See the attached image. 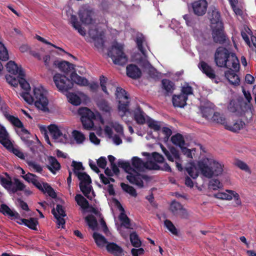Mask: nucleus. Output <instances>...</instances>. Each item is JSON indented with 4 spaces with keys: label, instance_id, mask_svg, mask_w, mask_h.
<instances>
[{
    "label": "nucleus",
    "instance_id": "obj_1",
    "mask_svg": "<svg viewBox=\"0 0 256 256\" xmlns=\"http://www.w3.org/2000/svg\"><path fill=\"white\" fill-rule=\"evenodd\" d=\"M20 78V84L22 88L26 90L20 94V96L28 104L34 103L35 106L39 110L44 112L48 110V99L46 96V92L42 88H34L33 90V95L32 96L29 92L30 86L29 83L25 79V74L24 76H19Z\"/></svg>",
    "mask_w": 256,
    "mask_h": 256
},
{
    "label": "nucleus",
    "instance_id": "obj_2",
    "mask_svg": "<svg viewBox=\"0 0 256 256\" xmlns=\"http://www.w3.org/2000/svg\"><path fill=\"white\" fill-rule=\"evenodd\" d=\"M198 166L202 174L208 178L218 176L223 172L224 166L211 158L202 159L198 162Z\"/></svg>",
    "mask_w": 256,
    "mask_h": 256
},
{
    "label": "nucleus",
    "instance_id": "obj_3",
    "mask_svg": "<svg viewBox=\"0 0 256 256\" xmlns=\"http://www.w3.org/2000/svg\"><path fill=\"white\" fill-rule=\"evenodd\" d=\"M118 165L129 174V175L126 176V179L130 184H136L140 188L144 187L142 180H146L148 178L146 175L140 174L138 172H136V170L132 167L130 163L128 162L119 160L118 162Z\"/></svg>",
    "mask_w": 256,
    "mask_h": 256
},
{
    "label": "nucleus",
    "instance_id": "obj_4",
    "mask_svg": "<svg viewBox=\"0 0 256 256\" xmlns=\"http://www.w3.org/2000/svg\"><path fill=\"white\" fill-rule=\"evenodd\" d=\"M108 55L116 64L123 66L128 60V58L124 52L123 46L118 42H116L112 46L108 52Z\"/></svg>",
    "mask_w": 256,
    "mask_h": 256
},
{
    "label": "nucleus",
    "instance_id": "obj_5",
    "mask_svg": "<svg viewBox=\"0 0 256 256\" xmlns=\"http://www.w3.org/2000/svg\"><path fill=\"white\" fill-rule=\"evenodd\" d=\"M228 110L230 112L234 113L238 116H242L246 112L252 113L253 107L252 104L232 100L230 102Z\"/></svg>",
    "mask_w": 256,
    "mask_h": 256
},
{
    "label": "nucleus",
    "instance_id": "obj_6",
    "mask_svg": "<svg viewBox=\"0 0 256 256\" xmlns=\"http://www.w3.org/2000/svg\"><path fill=\"white\" fill-rule=\"evenodd\" d=\"M78 114L84 129L90 130L94 126V120L96 119L94 114L88 108L82 107L78 109Z\"/></svg>",
    "mask_w": 256,
    "mask_h": 256
},
{
    "label": "nucleus",
    "instance_id": "obj_7",
    "mask_svg": "<svg viewBox=\"0 0 256 256\" xmlns=\"http://www.w3.org/2000/svg\"><path fill=\"white\" fill-rule=\"evenodd\" d=\"M53 80L57 88L61 92H66L74 86L70 79L60 74H56L53 76Z\"/></svg>",
    "mask_w": 256,
    "mask_h": 256
},
{
    "label": "nucleus",
    "instance_id": "obj_8",
    "mask_svg": "<svg viewBox=\"0 0 256 256\" xmlns=\"http://www.w3.org/2000/svg\"><path fill=\"white\" fill-rule=\"evenodd\" d=\"M229 50L224 47H218L214 54V62L218 67H224L226 62V60L229 55Z\"/></svg>",
    "mask_w": 256,
    "mask_h": 256
},
{
    "label": "nucleus",
    "instance_id": "obj_9",
    "mask_svg": "<svg viewBox=\"0 0 256 256\" xmlns=\"http://www.w3.org/2000/svg\"><path fill=\"white\" fill-rule=\"evenodd\" d=\"M194 14L197 16H202L206 12L208 2L206 0H197L191 4Z\"/></svg>",
    "mask_w": 256,
    "mask_h": 256
},
{
    "label": "nucleus",
    "instance_id": "obj_10",
    "mask_svg": "<svg viewBox=\"0 0 256 256\" xmlns=\"http://www.w3.org/2000/svg\"><path fill=\"white\" fill-rule=\"evenodd\" d=\"M204 116L206 119L210 118L212 121L218 124H223L225 126L226 120L224 116L221 115L219 112H214L210 108H206L202 112Z\"/></svg>",
    "mask_w": 256,
    "mask_h": 256
},
{
    "label": "nucleus",
    "instance_id": "obj_11",
    "mask_svg": "<svg viewBox=\"0 0 256 256\" xmlns=\"http://www.w3.org/2000/svg\"><path fill=\"white\" fill-rule=\"evenodd\" d=\"M212 36L214 42L219 44L225 43L228 38L224 32V25L215 26L212 30Z\"/></svg>",
    "mask_w": 256,
    "mask_h": 256
},
{
    "label": "nucleus",
    "instance_id": "obj_12",
    "mask_svg": "<svg viewBox=\"0 0 256 256\" xmlns=\"http://www.w3.org/2000/svg\"><path fill=\"white\" fill-rule=\"evenodd\" d=\"M226 65H224V68L230 69V70L233 68L235 72L239 71L240 68V62L234 53L230 52L229 55L226 58Z\"/></svg>",
    "mask_w": 256,
    "mask_h": 256
},
{
    "label": "nucleus",
    "instance_id": "obj_13",
    "mask_svg": "<svg viewBox=\"0 0 256 256\" xmlns=\"http://www.w3.org/2000/svg\"><path fill=\"white\" fill-rule=\"evenodd\" d=\"M198 68L206 76L211 80L216 78V74L214 69L204 61H200L198 64Z\"/></svg>",
    "mask_w": 256,
    "mask_h": 256
},
{
    "label": "nucleus",
    "instance_id": "obj_14",
    "mask_svg": "<svg viewBox=\"0 0 256 256\" xmlns=\"http://www.w3.org/2000/svg\"><path fill=\"white\" fill-rule=\"evenodd\" d=\"M94 12L92 10L84 8L79 11L78 16L81 22L85 24H90L92 23V15Z\"/></svg>",
    "mask_w": 256,
    "mask_h": 256
},
{
    "label": "nucleus",
    "instance_id": "obj_15",
    "mask_svg": "<svg viewBox=\"0 0 256 256\" xmlns=\"http://www.w3.org/2000/svg\"><path fill=\"white\" fill-rule=\"evenodd\" d=\"M106 250L114 256H124L122 248L114 242H109L106 246Z\"/></svg>",
    "mask_w": 256,
    "mask_h": 256
},
{
    "label": "nucleus",
    "instance_id": "obj_16",
    "mask_svg": "<svg viewBox=\"0 0 256 256\" xmlns=\"http://www.w3.org/2000/svg\"><path fill=\"white\" fill-rule=\"evenodd\" d=\"M126 74L130 78L137 79L141 76L142 72L136 65L130 64L126 66Z\"/></svg>",
    "mask_w": 256,
    "mask_h": 256
},
{
    "label": "nucleus",
    "instance_id": "obj_17",
    "mask_svg": "<svg viewBox=\"0 0 256 256\" xmlns=\"http://www.w3.org/2000/svg\"><path fill=\"white\" fill-rule=\"evenodd\" d=\"M6 68L8 72L12 74L24 76V71L21 66H18L14 61H9L6 65Z\"/></svg>",
    "mask_w": 256,
    "mask_h": 256
},
{
    "label": "nucleus",
    "instance_id": "obj_18",
    "mask_svg": "<svg viewBox=\"0 0 256 256\" xmlns=\"http://www.w3.org/2000/svg\"><path fill=\"white\" fill-rule=\"evenodd\" d=\"M20 135L22 140L30 148V150L34 153L35 152V148L32 146L34 142L29 139L31 135L30 133L26 128H24L21 130Z\"/></svg>",
    "mask_w": 256,
    "mask_h": 256
},
{
    "label": "nucleus",
    "instance_id": "obj_19",
    "mask_svg": "<svg viewBox=\"0 0 256 256\" xmlns=\"http://www.w3.org/2000/svg\"><path fill=\"white\" fill-rule=\"evenodd\" d=\"M162 88L164 90L165 96H170L172 94L175 89V84L174 82L170 80L164 78L161 82Z\"/></svg>",
    "mask_w": 256,
    "mask_h": 256
},
{
    "label": "nucleus",
    "instance_id": "obj_20",
    "mask_svg": "<svg viewBox=\"0 0 256 256\" xmlns=\"http://www.w3.org/2000/svg\"><path fill=\"white\" fill-rule=\"evenodd\" d=\"M22 178L29 183H32L39 190H43L41 183L38 180V176L32 173L28 172Z\"/></svg>",
    "mask_w": 256,
    "mask_h": 256
},
{
    "label": "nucleus",
    "instance_id": "obj_21",
    "mask_svg": "<svg viewBox=\"0 0 256 256\" xmlns=\"http://www.w3.org/2000/svg\"><path fill=\"white\" fill-rule=\"evenodd\" d=\"M49 165L46 166L48 169L53 174L60 168V164L56 158L52 156H49L48 158Z\"/></svg>",
    "mask_w": 256,
    "mask_h": 256
},
{
    "label": "nucleus",
    "instance_id": "obj_22",
    "mask_svg": "<svg viewBox=\"0 0 256 256\" xmlns=\"http://www.w3.org/2000/svg\"><path fill=\"white\" fill-rule=\"evenodd\" d=\"M187 100L186 96L180 94L173 96L172 102L174 107L184 108L186 104Z\"/></svg>",
    "mask_w": 256,
    "mask_h": 256
},
{
    "label": "nucleus",
    "instance_id": "obj_23",
    "mask_svg": "<svg viewBox=\"0 0 256 256\" xmlns=\"http://www.w3.org/2000/svg\"><path fill=\"white\" fill-rule=\"evenodd\" d=\"M234 71V70H228L224 72V76L230 84L236 86L240 84V80Z\"/></svg>",
    "mask_w": 256,
    "mask_h": 256
},
{
    "label": "nucleus",
    "instance_id": "obj_24",
    "mask_svg": "<svg viewBox=\"0 0 256 256\" xmlns=\"http://www.w3.org/2000/svg\"><path fill=\"white\" fill-rule=\"evenodd\" d=\"M43 60L46 68L50 72H52L56 68V63L58 60L51 58L50 55H46L43 57Z\"/></svg>",
    "mask_w": 256,
    "mask_h": 256
},
{
    "label": "nucleus",
    "instance_id": "obj_25",
    "mask_svg": "<svg viewBox=\"0 0 256 256\" xmlns=\"http://www.w3.org/2000/svg\"><path fill=\"white\" fill-rule=\"evenodd\" d=\"M245 125L244 122L240 120H237L234 122L232 124H228L226 123L225 124L226 129L229 130L232 132H238L242 129Z\"/></svg>",
    "mask_w": 256,
    "mask_h": 256
},
{
    "label": "nucleus",
    "instance_id": "obj_26",
    "mask_svg": "<svg viewBox=\"0 0 256 256\" xmlns=\"http://www.w3.org/2000/svg\"><path fill=\"white\" fill-rule=\"evenodd\" d=\"M70 80L72 82L81 86H87L88 84V80L84 78L78 76L76 72H73L70 74Z\"/></svg>",
    "mask_w": 256,
    "mask_h": 256
},
{
    "label": "nucleus",
    "instance_id": "obj_27",
    "mask_svg": "<svg viewBox=\"0 0 256 256\" xmlns=\"http://www.w3.org/2000/svg\"><path fill=\"white\" fill-rule=\"evenodd\" d=\"M132 164L134 169L138 172H142L145 168H147L146 164L138 156H134L132 158Z\"/></svg>",
    "mask_w": 256,
    "mask_h": 256
},
{
    "label": "nucleus",
    "instance_id": "obj_28",
    "mask_svg": "<svg viewBox=\"0 0 256 256\" xmlns=\"http://www.w3.org/2000/svg\"><path fill=\"white\" fill-rule=\"evenodd\" d=\"M67 74L74 69V65L66 61H57L56 68Z\"/></svg>",
    "mask_w": 256,
    "mask_h": 256
},
{
    "label": "nucleus",
    "instance_id": "obj_29",
    "mask_svg": "<svg viewBox=\"0 0 256 256\" xmlns=\"http://www.w3.org/2000/svg\"><path fill=\"white\" fill-rule=\"evenodd\" d=\"M70 22L74 28L77 30L80 35L84 36L86 34V30L84 28H82L81 24L78 22V18L74 14L71 16L70 18Z\"/></svg>",
    "mask_w": 256,
    "mask_h": 256
},
{
    "label": "nucleus",
    "instance_id": "obj_30",
    "mask_svg": "<svg viewBox=\"0 0 256 256\" xmlns=\"http://www.w3.org/2000/svg\"><path fill=\"white\" fill-rule=\"evenodd\" d=\"M170 151L173 156L174 160H175L177 168L179 171H182V168L181 164L182 160L180 157L178 150L176 149V148L172 146L170 148Z\"/></svg>",
    "mask_w": 256,
    "mask_h": 256
},
{
    "label": "nucleus",
    "instance_id": "obj_31",
    "mask_svg": "<svg viewBox=\"0 0 256 256\" xmlns=\"http://www.w3.org/2000/svg\"><path fill=\"white\" fill-rule=\"evenodd\" d=\"M0 143L5 147H8L10 144L8 138V134L3 126L0 125Z\"/></svg>",
    "mask_w": 256,
    "mask_h": 256
},
{
    "label": "nucleus",
    "instance_id": "obj_32",
    "mask_svg": "<svg viewBox=\"0 0 256 256\" xmlns=\"http://www.w3.org/2000/svg\"><path fill=\"white\" fill-rule=\"evenodd\" d=\"M134 118L138 124H143L146 122L144 113L140 106H138L134 112Z\"/></svg>",
    "mask_w": 256,
    "mask_h": 256
},
{
    "label": "nucleus",
    "instance_id": "obj_33",
    "mask_svg": "<svg viewBox=\"0 0 256 256\" xmlns=\"http://www.w3.org/2000/svg\"><path fill=\"white\" fill-rule=\"evenodd\" d=\"M97 105L100 110L104 112L110 114L112 110V108L110 104L106 100L102 99L100 100L98 102Z\"/></svg>",
    "mask_w": 256,
    "mask_h": 256
},
{
    "label": "nucleus",
    "instance_id": "obj_34",
    "mask_svg": "<svg viewBox=\"0 0 256 256\" xmlns=\"http://www.w3.org/2000/svg\"><path fill=\"white\" fill-rule=\"evenodd\" d=\"M187 26L194 28L198 22V18L191 14H186L182 16Z\"/></svg>",
    "mask_w": 256,
    "mask_h": 256
},
{
    "label": "nucleus",
    "instance_id": "obj_35",
    "mask_svg": "<svg viewBox=\"0 0 256 256\" xmlns=\"http://www.w3.org/2000/svg\"><path fill=\"white\" fill-rule=\"evenodd\" d=\"M92 237L98 247H103L105 244H107L109 242L104 236L99 233L94 232Z\"/></svg>",
    "mask_w": 256,
    "mask_h": 256
},
{
    "label": "nucleus",
    "instance_id": "obj_36",
    "mask_svg": "<svg viewBox=\"0 0 256 256\" xmlns=\"http://www.w3.org/2000/svg\"><path fill=\"white\" fill-rule=\"evenodd\" d=\"M210 20L212 24H216V26L223 25V23L220 19V13L217 10H214L212 11Z\"/></svg>",
    "mask_w": 256,
    "mask_h": 256
},
{
    "label": "nucleus",
    "instance_id": "obj_37",
    "mask_svg": "<svg viewBox=\"0 0 256 256\" xmlns=\"http://www.w3.org/2000/svg\"><path fill=\"white\" fill-rule=\"evenodd\" d=\"M75 200L78 204L83 209H86L89 208L88 202L82 194H77L75 196Z\"/></svg>",
    "mask_w": 256,
    "mask_h": 256
},
{
    "label": "nucleus",
    "instance_id": "obj_38",
    "mask_svg": "<svg viewBox=\"0 0 256 256\" xmlns=\"http://www.w3.org/2000/svg\"><path fill=\"white\" fill-rule=\"evenodd\" d=\"M172 142L176 146L180 148L182 147L185 144V141L182 136L180 134H176L171 137Z\"/></svg>",
    "mask_w": 256,
    "mask_h": 256
},
{
    "label": "nucleus",
    "instance_id": "obj_39",
    "mask_svg": "<svg viewBox=\"0 0 256 256\" xmlns=\"http://www.w3.org/2000/svg\"><path fill=\"white\" fill-rule=\"evenodd\" d=\"M76 176L80 180V184H90L92 183L90 177L85 172L76 173Z\"/></svg>",
    "mask_w": 256,
    "mask_h": 256
},
{
    "label": "nucleus",
    "instance_id": "obj_40",
    "mask_svg": "<svg viewBox=\"0 0 256 256\" xmlns=\"http://www.w3.org/2000/svg\"><path fill=\"white\" fill-rule=\"evenodd\" d=\"M48 130L50 134L54 139L57 140L62 135V132L55 124L50 125L48 127Z\"/></svg>",
    "mask_w": 256,
    "mask_h": 256
},
{
    "label": "nucleus",
    "instance_id": "obj_41",
    "mask_svg": "<svg viewBox=\"0 0 256 256\" xmlns=\"http://www.w3.org/2000/svg\"><path fill=\"white\" fill-rule=\"evenodd\" d=\"M120 186L122 190L126 193L130 194L131 196L133 197H136L138 196L137 192L135 188L128 185V184H126L124 182H122L120 184Z\"/></svg>",
    "mask_w": 256,
    "mask_h": 256
},
{
    "label": "nucleus",
    "instance_id": "obj_42",
    "mask_svg": "<svg viewBox=\"0 0 256 256\" xmlns=\"http://www.w3.org/2000/svg\"><path fill=\"white\" fill-rule=\"evenodd\" d=\"M136 42L138 50L145 54L146 50L143 46V43L145 41V38L142 34L138 35L136 38Z\"/></svg>",
    "mask_w": 256,
    "mask_h": 256
},
{
    "label": "nucleus",
    "instance_id": "obj_43",
    "mask_svg": "<svg viewBox=\"0 0 256 256\" xmlns=\"http://www.w3.org/2000/svg\"><path fill=\"white\" fill-rule=\"evenodd\" d=\"M42 188L43 190H40V191L44 193H47L48 195L52 198H56V192L48 184L47 182L43 183Z\"/></svg>",
    "mask_w": 256,
    "mask_h": 256
},
{
    "label": "nucleus",
    "instance_id": "obj_44",
    "mask_svg": "<svg viewBox=\"0 0 256 256\" xmlns=\"http://www.w3.org/2000/svg\"><path fill=\"white\" fill-rule=\"evenodd\" d=\"M0 182L1 185L8 191L10 192L12 187L13 185L10 178H6L3 176H0Z\"/></svg>",
    "mask_w": 256,
    "mask_h": 256
},
{
    "label": "nucleus",
    "instance_id": "obj_45",
    "mask_svg": "<svg viewBox=\"0 0 256 256\" xmlns=\"http://www.w3.org/2000/svg\"><path fill=\"white\" fill-rule=\"evenodd\" d=\"M7 120H8L12 125L18 128H20L21 130L24 128L22 122L17 117H15L12 115H8L7 116Z\"/></svg>",
    "mask_w": 256,
    "mask_h": 256
},
{
    "label": "nucleus",
    "instance_id": "obj_46",
    "mask_svg": "<svg viewBox=\"0 0 256 256\" xmlns=\"http://www.w3.org/2000/svg\"><path fill=\"white\" fill-rule=\"evenodd\" d=\"M67 97L68 99V102L74 106H78L81 103L80 98L74 93H69Z\"/></svg>",
    "mask_w": 256,
    "mask_h": 256
},
{
    "label": "nucleus",
    "instance_id": "obj_47",
    "mask_svg": "<svg viewBox=\"0 0 256 256\" xmlns=\"http://www.w3.org/2000/svg\"><path fill=\"white\" fill-rule=\"evenodd\" d=\"M130 238L133 246L138 248L141 246V241L136 232H132L130 234Z\"/></svg>",
    "mask_w": 256,
    "mask_h": 256
},
{
    "label": "nucleus",
    "instance_id": "obj_48",
    "mask_svg": "<svg viewBox=\"0 0 256 256\" xmlns=\"http://www.w3.org/2000/svg\"><path fill=\"white\" fill-rule=\"evenodd\" d=\"M89 227L92 230H94L98 226V222L96 218L93 215H89L85 218Z\"/></svg>",
    "mask_w": 256,
    "mask_h": 256
},
{
    "label": "nucleus",
    "instance_id": "obj_49",
    "mask_svg": "<svg viewBox=\"0 0 256 256\" xmlns=\"http://www.w3.org/2000/svg\"><path fill=\"white\" fill-rule=\"evenodd\" d=\"M14 184L16 185V186H12L10 190V192L12 194H14L18 190H24L26 187V186L18 178L14 179Z\"/></svg>",
    "mask_w": 256,
    "mask_h": 256
},
{
    "label": "nucleus",
    "instance_id": "obj_50",
    "mask_svg": "<svg viewBox=\"0 0 256 256\" xmlns=\"http://www.w3.org/2000/svg\"><path fill=\"white\" fill-rule=\"evenodd\" d=\"M182 207L180 203L174 200L170 204V210L173 214L177 216L178 214V212L182 210Z\"/></svg>",
    "mask_w": 256,
    "mask_h": 256
},
{
    "label": "nucleus",
    "instance_id": "obj_51",
    "mask_svg": "<svg viewBox=\"0 0 256 256\" xmlns=\"http://www.w3.org/2000/svg\"><path fill=\"white\" fill-rule=\"evenodd\" d=\"M118 110L124 113L128 111V106L130 104L129 98L126 100H118Z\"/></svg>",
    "mask_w": 256,
    "mask_h": 256
},
{
    "label": "nucleus",
    "instance_id": "obj_52",
    "mask_svg": "<svg viewBox=\"0 0 256 256\" xmlns=\"http://www.w3.org/2000/svg\"><path fill=\"white\" fill-rule=\"evenodd\" d=\"M116 98L119 100L129 98L126 91L120 87H117L116 92Z\"/></svg>",
    "mask_w": 256,
    "mask_h": 256
},
{
    "label": "nucleus",
    "instance_id": "obj_53",
    "mask_svg": "<svg viewBox=\"0 0 256 256\" xmlns=\"http://www.w3.org/2000/svg\"><path fill=\"white\" fill-rule=\"evenodd\" d=\"M222 187L223 185L222 183L217 179H212L209 182L208 188L210 189L216 190L222 188Z\"/></svg>",
    "mask_w": 256,
    "mask_h": 256
},
{
    "label": "nucleus",
    "instance_id": "obj_54",
    "mask_svg": "<svg viewBox=\"0 0 256 256\" xmlns=\"http://www.w3.org/2000/svg\"><path fill=\"white\" fill-rule=\"evenodd\" d=\"M38 224V221L36 218H30V219H27V222H26L24 226L31 230H37V226Z\"/></svg>",
    "mask_w": 256,
    "mask_h": 256
},
{
    "label": "nucleus",
    "instance_id": "obj_55",
    "mask_svg": "<svg viewBox=\"0 0 256 256\" xmlns=\"http://www.w3.org/2000/svg\"><path fill=\"white\" fill-rule=\"evenodd\" d=\"M186 170L192 178L194 179L198 177V172L193 163H190V166L186 167Z\"/></svg>",
    "mask_w": 256,
    "mask_h": 256
},
{
    "label": "nucleus",
    "instance_id": "obj_56",
    "mask_svg": "<svg viewBox=\"0 0 256 256\" xmlns=\"http://www.w3.org/2000/svg\"><path fill=\"white\" fill-rule=\"evenodd\" d=\"M8 59V54L4 44L0 42V60L6 61Z\"/></svg>",
    "mask_w": 256,
    "mask_h": 256
},
{
    "label": "nucleus",
    "instance_id": "obj_57",
    "mask_svg": "<svg viewBox=\"0 0 256 256\" xmlns=\"http://www.w3.org/2000/svg\"><path fill=\"white\" fill-rule=\"evenodd\" d=\"M6 78L7 82L10 84L11 86L16 87L18 86V84L20 82V78H19V74H18V78H16L15 77L12 76H6Z\"/></svg>",
    "mask_w": 256,
    "mask_h": 256
},
{
    "label": "nucleus",
    "instance_id": "obj_58",
    "mask_svg": "<svg viewBox=\"0 0 256 256\" xmlns=\"http://www.w3.org/2000/svg\"><path fill=\"white\" fill-rule=\"evenodd\" d=\"M72 135L78 144L82 143L85 140L84 135L77 130H73Z\"/></svg>",
    "mask_w": 256,
    "mask_h": 256
},
{
    "label": "nucleus",
    "instance_id": "obj_59",
    "mask_svg": "<svg viewBox=\"0 0 256 256\" xmlns=\"http://www.w3.org/2000/svg\"><path fill=\"white\" fill-rule=\"evenodd\" d=\"M0 212L4 215H8L12 217L16 212L12 211L6 204H2L0 207Z\"/></svg>",
    "mask_w": 256,
    "mask_h": 256
},
{
    "label": "nucleus",
    "instance_id": "obj_60",
    "mask_svg": "<svg viewBox=\"0 0 256 256\" xmlns=\"http://www.w3.org/2000/svg\"><path fill=\"white\" fill-rule=\"evenodd\" d=\"M164 224L168 228V230L172 234L175 235L178 234V231L176 226L170 220H166L164 221Z\"/></svg>",
    "mask_w": 256,
    "mask_h": 256
},
{
    "label": "nucleus",
    "instance_id": "obj_61",
    "mask_svg": "<svg viewBox=\"0 0 256 256\" xmlns=\"http://www.w3.org/2000/svg\"><path fill=\"white\" fill-rule=\"evenodd\" d=\"M89 184H79L80 190L84 196L88 198H90L88 194H90L92 189V187L91 186H88Z\"/></svg>",
    "mask_w": 256,
    "mask_h": 256
},
{
    "label": "nucleus",
    "instance_id": "obj_62",
    "mask_svg": "<svg viewBox=\"0 0 256 256\" xmlns=\"http://www.w3.org/2000/svg\"><path fill=\"white\" fill-rule=\"evenodd\" d=\"M52 213L54 216V218L56 219V224L59 226H61L62 228H64V226L65 225V220L63 218V217L60 216L56 212L54 208H53L52 210Z\"/></svg>",
    "mask_w": 256,
    "mask_h": 256
},
{
    "label": "nucleus",
    "instance_id": "obj_63",
    "mask_svg": "<svg viewBox=\"0 0 256 256\" xmlns=\"http://www.w3.org/2000/svg\"><path fill=\"white\" fill-rule=\"evenodd\" d=\"M72 166L74 167V173L76 175V173H80L79 172L80 170H84V168L82 166V164L81 162H77L73 160L72 162Z\"/></svg>",
    "mask_w": 256,
    "mask_h": 256
},
{
    "label": "nucleus",
    "instance_id": "obj_64",
    "mask_svg": "<svg viewBox=\"0 0 256 256\" xmlns=\"http://www.w3.org/2000/svg\"><path fill=\"white\" fill-rule=\"evenodd\" d=\"M90 37L94 40L102 38V34L97 28L90 29L88 32Z\"/></svg>",
    "mask_w": 256,
    "mask_h": 256
}]
</instances>
